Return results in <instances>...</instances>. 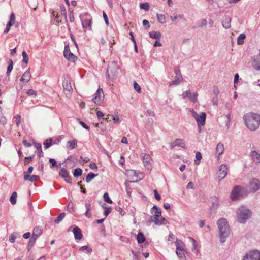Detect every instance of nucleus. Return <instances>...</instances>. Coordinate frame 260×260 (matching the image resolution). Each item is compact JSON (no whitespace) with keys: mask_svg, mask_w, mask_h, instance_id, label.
I'll return each mask as SVG.
<instances>
[{"mask_svg":"<svg viewBox=\"0 0 260 260\" xmlns=\"http://www.w3.org/2000/svg\"><path fill=\"white\" fill-rule=\"evenodd\" d=\"M175 245L176 246V251L181 250H185V245L184 243L180 240H177L175 242Z\"/></svg>","mask_w":260,"mask_h":260,"instance_id":"obj_26","label":"nucleus"},{"mask_svg":"<svg viewBox=\"0 0 260 260\" xmlns=\"http://www.w3.org/2000/svg\"><path fill=\"white\" fill-rule=\"evenodd\" d=\"M246 38V36L244 34H241L237 39V44L238 45H242L244 43V40Z\"/></svg>","mask_w":260,"mask_h":260,"instance_id":"obj_39","label":"nucleus"},{"mask_svg":"<svg viewBox=\"0 0 260 260\" xmlns=\"http://www.w3.org/2000/svg\"><path fill=\"white\" fill-rule=\"evenodd\" d=\"M85 250H86L89 253H91L92 251V249L88 246H83L80 248V251H84Z\"/></svg>","mask_w":260,"mask_h":260,"instance_id":"obj_52","label":"nucleus"},{"mask_svg":"<svg viewBox=\"0 0 260 260\" xmlns=\"http://www.w3.org/2000/svg\"><path fill=\"white\" fill-rule=\"evenodd\" d=\"M190 240L192 241V250H196L197 249V241L193 238H190Z\"/></svg>","mask_w":260,"mask_h":260,"instance_id":"obj_57","label":"nucleus"},{"mask_svg":"<svg viewBox=\"0 0 260 260\" xmlns=\"http://www.w3.org/2000/svg\"><path fill=\"white\" fill-rule=\"evenodd\" d=\"M24 176V179L25 180H28L29 181L31 182H32L34 181L38 180L39 179V176L38 175H29L28 174H26V172H24L23 173Z\"/></svg>","mask_w":260,"mask_h":260,"instance_id":"obj_22","label":"nucleus"},{"mask_svg":"<svg viewBox=\"0 0 260 260\" xmlns=\"http://www.w3.org/2000/svg\"><path fill=\"white\" fill-rule=\"evenodd\" d=\"M174 72L177 76H182L180 72V68L179 66H176L174 68Z\"/></svg>","mask_w":260,"mask_h":260,"instance_id":"obj_56","label":"nucleus"},{"mask_svg":"<svg viewBox=\"0 0 260 260\" xmlns=\"http://www.w3.org/2000/svg\"><path fill=\"white\" fill-rule=\"evenodd\" d=\"M207 25V21L205 19H201L198 22L197 26H193V28L196 29L198 27H203Z\"/></svg>","mask_w":260,"mask_h":260,"instance_id":"obj_30","label":"nucleus"},{"mask_svg":"<svg viewBox=\"0 0 260 260\" xmlns=\"http://www.w3.org/2000/svg\"><path fill=\"white\" fill-rule=\"evenodd\" d=\"M15 21V15L14 13H12L10 16V21L9 22H11V23H14Z\"/></svg>","mask_w":260,"mask_h":260,"instance_id":"obj_63","label":"nucleus"},{"mask_svg":"<svg viewBox=\"0 0 260 260\" xmlns=\"http://www.w3.org/2000/svg\"><path fill=\"white\" fill-rule=\"evenodd\" d=\"M77 157L76 156H70L68 157L67 158V160H72V162L74 164H76L77 162Z\"/></svg>","mask_w":260,"mask_h":260,"instance_id":"obj_58","label":"nucleus"},{"mask_svg":"<svg viewBox=\"0 0 260 260\" xmlns=\"http://www.w3.org/2000/svg\"><path fill=\"white\" fill-rule=\"evenodd\" d=\"M23 61L26 64L28 63V56L25 51L22 52Z\"/></svg>","mask_w":260,"mask_h":260,"instance_id":"obj_50","label":"nucleus"},{"mask_svg":"<svg viewBox=\"0 0 260 260\" xmlns=\"http://www.w3.org/2000/svg\"><path fill=\"white\" fill-rule=\"evenodd\" d=\"M137 240L138 243L139 244L142 243L145 241V237L142 233L139 232L137 236Z\"/></svg>","mask_w":260,"mask_h":260,"instance_id":"obj_35","label":"nucleus"},{"mask_svg":"<svg viewBox=\"0 0 260 260\" xmlns=\"http://www.w3.org/2000/svg\"><path fill=\"white\" fill-rule=\"evenodd\" d=\"M59 175L64 178V180L69 183H71L72 182V178L69 175V173L67 171V170L62 168L59 173Z\"/></svg>","mask_w":260,"mask_h":260,"instance_id":"obj_15","label":"nucleus"},{"mask_svg":"<svg viewBox=\"0 0 260 260\" xmlns=\"http://www.w3.org/2000/svg\"><path fill=\"white\" fill-rule=\"evenodd\" d=\"M151 158L150 156L148 154H144L143 156V161L144 165L145 167L147 168L148 170L151 169Z\"/></svg>","mask_w":260,"mask_h":260,"instance_id":"obj_16","label":"nucleus"},{"mask_svg":"<svg viewBox=\"0 0 260 260\" xmlns=\"http://www.w3.org/2000/svg\"><path fill=\"white\" fill-rule=\"evenodd\" d=\"M182 98L185 99L188 98L189 100L191 99V92L190 90H186L183 92L182 93Z\"/></svg>","mask_w":260,"mask_h":260,"instance_id":"obj_47","label":"nucleus"},{"mask_svg":"<svg viewBox=\"0 0 260 260\" xmlns=\"http://www.w3.org/2000/svg\"><path fill=\"white\" fill-rule=\"evenodd\" d=\"M140 8L141 9H144L146 11H148L149 10L150 5L148 3H143L140 5Z\"/></svg>","mask_w":260,"mask_h":260,"instance_id":"obj_43","label":"nucleus"},{"mask_svg":"<svg viewBox=\"0 0 260 260\" xmlns=\"http://www.w3.org/2000/svg\"><path fill=\"white\" fill-rule=\"evenodd\" d=\"M258 54L255 55L252 58V66L257 71H260V49Z\"/></svg>","mask_w":260,"mask_h":260,"instance_id":"obj_13","label":"nucleus"},{"mask_svg":"<svg viewBox=\"0 0 260 260\" xmlns=\"http://www.w3.org/2000/svg\"><path fill=\"white\" fill-rule=\"evenodd\" d=\"M86 212L85 213V215L86 217L88 218H90L91 217V213L90 212L91 210V204L89 203H86L85 204Z\"/></svg>","mask_w":260,"mask_h":260,"instance_id":"obj_28","label":"nucleus"},{"mask_svg":"<svg viewBox=\"0 0 260 260\" xmlns=\"http://www.w3.org/2000/svg\"><path fill=\"white\" fill-rule=\"evenodd\" d=\"M42 233V229L39 226L36 227L33 230L32 236L38 238Z\"/></svg>","mask_w":260,"mask_h":260,"instance_id":"obj_27","label":"nucleus"},{"mask_svg":"<svg viewBox=\"0 0 260 260\" xmlns=\"http://www.w3.org/2000/svg\"><path fill=\"white\" fill-rule=\"evenodd\" d=\"M37 239V238L31 236V237L29 240L28 244L27 245V249H28V251H29L32 248V247L34 246Z\"/></svg>","mask_w":260,"mask_h":260,"instance_id":"obj_34","label":"nucleus"},{"mask_svg":"<svg viewBox=\"0 0 260 260\" xmlns=\"http://www.w3.org/2000/svg\"><path fill=\"white\" fill-rule=\"evenodd\" d=\"M104 201L109 204H111L112 203V201L109 198V194L107 192H105L103 196Z\"/></svg>","mask_w":260,"mask_h":260,"instance_id":"obj_48","label":"nucleus"},{"mask_svg":"<svg viewBox=\"0 0 260 260\" xmlns=\"http://www.w3.org/2000/svg\"><path fill=\"white\" fill-rule=\"evenodd\" d=\"M104 97V94L102 89L99 88L96 93L95 94L94 97L92 99V101L97 105H100Z\"/></svg>","mask_w":260,"mask_h":260,"instance_id":"obj_12","label":"nucleus"},{"mask_svg":"<svg viewBox=\"0 0 260 260\" xmlns=\"http://www.w3.org/2000/svg\"><path fill=\"white\" fill-rule=\"evenodd\" d=\"M98 176V174H94L93 173L90 172L89 173L85 179L86 182L87 183H89L92 179H93L94 177Z\"/></svg>","mask_w":260,"mask_h":260,"instance_id":"obj_36","label":"nucleus"},{"mask_svg":"<svg viewBox=\"0 0 260 260\" xmlns=\"http://www.w3.org/2000/svg\"><path fill=\"white\" fill-rule=\"evenodd\" d=\"M63 55L64 57L71 62H75L77 59V57L70 51L69 45L65 46Z\"/></svg>","mask_w":260,"mask_h":260,"instance_id":"obj_11","label":"nucleus"},{"mask_svg":"<svg viewBox=\"0 0 260 260\" xmlns=\"http://www.w3.org/2000/svg\"><path fill=\"white\" fill-rule=\"evenodd\" d=\"M62 86L66 94H70L73 91V89L71 86L70 79L68 76L64 78L63 81Z\"/></svg>","mask_w":260,"mask_h":260,"instance_id":"obj_10","label":"nucleus"},{"mask_svg":"<svg viewBox=\"0 0 260 260\" xmlns=\"http://www.w3.org/2000/svg\"><path fill=\"white\" fill-rule=\"evenodd\" d=\"M49 162L51 164L52 167H58V165H57L56 161H55V160L54 159L50 158L49 159Z\"/></svg>","mask_w":260,"mask_h":260,"instance_id":"obj_64","label":"nucleus"},{"mask_svg":"<svg viewBox=\"0 0 260 260\" xmlns=\"http://www.w3.org/2000/svg\"><path fill=\"white\" fill-rule=\"evenodd\" d=\"M237 220L241 223H245L251 216V211L246 206L240 207L237 211Z\"/></svg>","mask_w":260,"mask_h":260,"instance_id":"obj_5","label":"nucleus"},{"mask_svg":"<svg viewBox=\"0 0 260 260\" xmlns=\"http://www.w3.org/2000/svg\"><path fill=\"white\" fill-rule=\"evenodd\" d=\"M217 223L220 234V242L223 243L230 234V226L227 220L224 218L218 219Z\"/></svg>","mask_w":260,"mask_h":260,"instance_id":"obj_2","label":"nucleus"},{"mask_svg":"<svg viewBox=\"0 0 260 260\" xmlns=\"http://www.w3.org/2000/svg\"><path fill=\"white\" fill-rule=\"evenodd\" d=\"M250 192L255 193L260 189V180L257 178L252 179L249 183Z\"/></svg>","mask_w":260,"mask_h":260,"instance_id":"obj_9","label":"nucleus"},{"mask_svg":"<svg viewBox=\"0 0 260 260\" xmlns=\"http://www.w3.org/2000/svg\"><path fill=\"white\" fill-rule=\"evenodd\" d=\"M151 212L152 214H154V215L151 216L150 221L154 222L157 225H160L164 223L166 219L161 215L160 208L154 205L152 208Z\"/></svg>","mask_w":260,"mask_h":260,"instance_id":"obj_3","label":"nucleus"},{"mask_svg":"<svg viewBox=\"0 0 260 260\" xmlns=\"http://www.w3.org/2000/svg\"><path fill=\"white\" fill-rule=\"evenodd\" d=\"M248 191L247 189L242 186H235L231 192L230 197L232 201L238 200L247 196Z\"/></svg>","mask_w":260,"mask_h":260,"instance_id":"obj_4","label":"nucleus"},{"mask_svg":"<svg viewBox=\"0 0 260 260\" xmlns=\"http://www.w3.org/2000/svg\"><path fill=\"white\" fill-rule=\"evenodd\" d=\"M134 88L138 93L141 92V87L136 81L134 82Z\"/></svg>","mask_w":260,"mask_h":260,"instance_id":"obj_53","label":"nucleus"},{"mask_svg":"<svg viewBox=\"0 0 260 260\" xmlns=\"http://www.w3.org/2000/svg\"><path fill=\"white\" fill-rule=\"evenodd\" d=\"M227 166L225 164H222L220 166L218 173V177L220 178L219 181L224 178L227 175Z\"/></svg>","mask_w":260,"mask_h":260,"instance_id":"obj_14","label":"nucleus"},{"mask_svg":"<svg viewBox=\"0 0 260 260\" xmlns=\"http://www.w3.org/2000/svg\"><path fill=\"white\" fill-rule=\"evenodd\" d=\"M176 254L180 260H186V256L185 255V249L179 251H176Z\"/></svg>","mask_w":260,"mask_h":260,"instance_id":"obj_32","label":"nucleus"},{"mask_svg":"<svg viewBox=\"0 0 260 260\" xmlns=\"http://www.w3.org/2000/svg\"><path fill=\"white\" fill-rule=\"evenodd\" d=\"M66 216V214L64 212H62L61 213L57 218L56 219L54 220V222L56 223V224H58Z\"/></svg>","mask_w":260,"mask_h":260,"instance_id":"obj_41","label":"nucleus"},{"mask_svg":"<svg viewBox=\"0 0 260 260\" xmlns=\"http://www.w3.org/2000/svg\"><path fill=\"white\" fill-rule=\"evenodd\" d=\"M243 260H260V251L258 250H253L246 254Z\"/></svg>","mask_w":260,"mask_h":260,"instance_id":"obj_8","label":"nucleus"},{"mask_svg":"<svg viewBox=\"0 0 260 260\" xmlns=\"http://www.w3.org/2000/svg\"><path fill=\"white\" fill-rule=\"evenodd\" d=\"M52 139L50 138L47 139L44 142V148L45 149H48L49 148L52 144Z\"/></svg>","mask_w":260,"mask_h":260,"instance_id":"obj_45","label":"nucleus"},{"mask_svg":"<svg viewBox=\"0 0 260 260\" xmlns=\"http://www.w3.org/2000/svg\"><path fill=\"white\" fill-rule=\"evenodd\" d=\"M202 158L201 153L198 151L196 153V159L194 160V164L196 165H199Z\"/></svg>","mask_w":260,"mask_h":260,"instance_id":"obj_40","label":"nucleus"},{"mask_svg":"<svg viewBox=\"0 0 260 260\" xmlns=\"http://www.w3.org/2000/svg\"><path fill=\"white\" fill-rule=\"evenodd\" d=\"M118 69V67L115 62H112L110 63L107 69V78L109 80L114 79L117 75Z\"/></svg>","mask_w":260,"mask_h":260,"instance_id":"obj_6","label":"nucleus"},{"mask_svg":"<svg viewBox=\"0 0 260 260\" xmlns=\"http://www.w3.org/2000/svg\"><path fill=\"white\" fill-rule=\"evenodd\" d=\"M157 18L158 21L161 24H164L166 22L165 16L163 14H157Z\"/></svg>","mask_w":260,"mask_h":260,"instance_id":"obj_46","label":"nucleus"},{"mask_svg":"<svg viewBox=\"0 0 260 260\" xmlns=\"http://www.w3.org/2000/svg\"><path fill=\"white\" fill-rule=\"evenodd\" d=\"M90 159L87 157H81L80 159L79 160L80 164H84L87 163L89 161Z\"/></svg>","mask_w":260,"mask_h":260,"instance_id":"obj_54","label":"nucleus"},{"mask_svg":"<svg viewBox=\"0 0 260 260\" xmlns=\"http://www.w3.org/2000/svg\"><path fill=\"white\" fill-rule=\"evenodd\" d=\"M231 18L225 16L223 17L222 21V26L225 29H229L231 27Z\"/></svg>","mask_w":260,"mask_h":260,"instance_id":"obj_19","label":"nucleus"},{"mask_svg":"<svg viewBox=\"0 0 260 260\" xmlns=\"http://www.w3.org/2000/svg\"><path fill=\"white\" fill-rule=\"evenodd\" d=\"M60 11L61 15L63 16L65 21L66 22H67V12L64 6L63 5H61L60 6Z\"/></svg>","mask_w":260,"mask_h":260,"instance_id":"obj_37","label":"nucleus"},{"mask_svg":"<svg viewBox=\"0 0 260 260\" xmlns=\"http://www.w3.org/2000/svg\"><path fill=\"white\" fill-rule=\"evenodd\" d=\"M35 146L38 151V156L39 157L43 156V152L42 150V146L40 143H36Z\"/></svg>","mask_w":260,"mask_h":260,"instance_id":"obj_38","label":"nucleus"},{"mask_svg":"<svg viewBox=\"0 0 260 260\" xmlns=\"http://www.w3.org/2000/svg\"><path fill=\"white\" fill-rule=\"evenodd\" d=\"M224 150V145L221 143H219L216 146V154L218 155V157L221 155Z\"/></svg>","mask_w":260,"mask_h":260,"instance_id":"obj_24","label":"nucleus"},{"mask_svg":"<svg viewBox=\"0 0 260 260\" xmlns=\"http://www.w3.org/2000/svg\"><path fill=\"white\" fill-rule=\"evenodd\" d=\"M149 36L152 38L159 40L161 34L159 31H151L149 32Z\"/></svg>","mask_w":260,"mask_h":260,"instance_id":"obj_29","label":"nucleus"},{"mask_svg":"<svg viewBox=\"0 0 260 260\" xmlns=\"http://www.w3.org/2000/svg\"><path fill=\"white\" fill-rule=\"evenodd\" d=\"M211 209L212 210H216L218 208L219 205V200L216 197H212L211 198Z\"/></svg>","mask_w":260,"mask_h":260,"instance_id":"obj_17","label":"nucleus"},{"mask_svg":"<svg viewBox=\"0 0 260 260\" xmlns=\"http://www.w3.org/2000/svg\"><path fill=\"white\" fill-rule=\"evenodd\" d=\"M91 23L92 20L91 18H87L83 20L82 22V25L84 29H86L88 27L90 30L91 29Z\"/></svg>","mask_w":260,"mask_h":260,"instance_id":"obj_25","label":"nucleus"},{"mask_svg":"<svg viewBox=\"0 0 260 260\" xmlns=\"http://www.w3.org/2000/svg\"><path fill=\"white\" fill-rule=\"evenodd\" d=\"M246 126L251 131H255L260 125V115L254 113H249L244 117Z\"/></svg>","mask_w":260,"mask_h":260,"instance_id":"obj_1","label":"nucleus"},{"mask_svg":"<svg viewBox=\"0 0 260 260\" xmlns=\"http://www.w3.org/2000/svg\"><path fill=\"white\" fill-rule=\"evenodd\" d=\"M31 78V74L30 72V69H28L26 70L24 73L22 75L20 81L24 82H28Z\"/></svg>","mask_w":260,"mask_h":260,"instance_id":"obj_20","label":"nucleus"},{"mask_svg":"<svg viewBox=\"0 0 260 260\" xmlns=\"http://www.w3.org/2000/svg\"><path fill=\"white\" fill-rule=\"evenodd\" d=\"M112 119L114 121V123L115 124H119L121 122L118 116L116 115H113L112 116Z\"/></svg>","mask_w":260,"mask_h":260,"instance_id":"obj_49","label":"nucleus"},{"mask_svg":"<svg viewBox=\"0 0 260 260\" xmlns=\"http://www.w3.org/2000/svg\"><path fill=\"white\" fill-rule=\"evenodd\" d=\"M250 155L252 160L256 164H260V154L255 150L252 151Z\"/></svg>","mask_w":260,"mask_h":260,"instance_id":"obj_18","label":"nucleus"},{"mask_svg":"<svg viewBox=\"0 0 260 260\" xmlns=\"http://www.w3.org/2000/svg\"><path fill=\"white\" fill-rule=\"evenodd\" d=\"M75 238L77 240H81L83 237L81 230L78 226H75L73 230Z\"/></svg>","mask_w":260,"mask_h":260,"instance_id":"obj_21","label":"nucleus"},{"mask_svg":"<svg viewBox=\"0 0 260 260\" xmlns=\"http://www.w3.org/2000/svg\"><path fill=\"white\" fill-rule=\"evenodd\" d=\"M197 96H198V93L194 92L193 93V95H191V99H190V100L192 101L193 103H196L197 101Z\"/></svg>","mask_w":260,"mask_h":260,"instance_id":"obj_55","label":"nucleus"},{"mask_svg":"<svg viewBox=\"0 0 260 260\" xmlns=\"http://www.w3.org/2000/svg\"><path fill=\"white\" fill-rule=\"evenodd\" d=\"M174 144L176 145V146H180L182 148H185V144L184 141L183 139H177L174 141Z\"/></svg>","mask_w":260,"mask_h":260,"instance_id":"obj_31","label":"nucleus"},{"mask_svg":"<svg viewBox=\"0 0 260 260\" xmlns=\"http://www.w3.org/2000/svg\"><path fill=\"white\" fill-rule=\"evenodd\" d=\"M186 188L187 189H194V184L192 182H189L186 185Z\"/></svg>","mask_w":260,"mask_h":260,"instance_id":"obj_61","label":"nucleus"},{"mask_svg":"<svg viewBox=\"0 0 260 260\" xmlns=\"http://www.w3.org/2000/svg\"><path fill=\"white\" fill-rule=\"evenodd\" d=\"M182 80H183V77L182 76H176V79L174 80H173L170 83V85H177L179 84Z\"/></svg>","mask_w":260,"mask_h":260,"instance_id":"obj_33","label":"nucleus"},{"mask_svg":"<svg viewBox=\"0 0 260 260\" xmlns=\"http://www.w3.org/2000/svg\"><path fill=\"white\" fill-rule=\"evenodd\" d=\"M192 116L195 118L199 126H204L205 124L206 115L205 112H202L200 115L198 114L193 109L191 110Z\"/></svg>","mask_w":260,"mask_h":260,"instance_id":"obj_7","label":"nucleus"},{"mask_svg":"<svg viewBox=\"0 0 260 260\" xmlns=\"http://www.w3.org/2000/svg\"><path fill=\"white\" fill-rule=\"evenodd\" d=\"M143 25L144 27H146V28L148 29L150 28V25L149 24V22L147 20H144L143 21Z\"/></svg>","mask_w":260,"mask_h":260,"instance_id":"obj_59","label":"nucleus"},{"mask_svg":"<svg viewBox=\"0 0 260 260\" xmlns=\"http://www.w3.org/2000/svg\"><path fill=\"white\" fill-rule=\"evenodd\" d=\"M82 174V170L81 169L79 168H77L75 169L74 172L73 173L74 176L75 177H78L81 176Z\"/></svg>","mask_w":260,"mask_h":260,"instance_id":"obj_44","label":"nucleus"},{"mask_svg":"<svg viewBox=\"0 0 260 260\" xmlns=\"http://www.w3.org/2000/svg\"><path fill=\"white\" fill-rule=\"evenodd\" d=\"M16 238V237L14 234H11L9 238V241L12 243H14Z\"/></svg>","mask_w":260,"mask_h":260,"instance_id":"obj_60","label":"nucleus"},{"mask_svg":"<svg viewBox=\"0 0 260 260\" xmlns=\"http://www.w3.org/2000/svg\"><path fill=\"white\" fill-rule=\"evenodd\" d=\"M154 197L157 200L159 201L161 199V196L158 193V191L156 190H154Z\"/></svg>","mask_w":260,"mask_h":260,"instance_id":"obj_62","label":"nucleus"},{"mask_svg":"<svg viewBox=\"0 0 260 260\" xmlns=\"http://www.w3.org/2000/svg\"><path fill=\"white\" fill-rule=\"evenodd\" d=\"M77 147V141L75 139L69 140L67 143V148L69 149H75Z\"/></svg>","mask_w":260,"mask_h":260,"instance_id":"obj_23","label":"nucleus"},{"mask_svg":"<svg viewBox=\"0 0 260 260\" xmlns=\"http://www.w3.org/2000/svg\"><path fill=\"white\" fill-rule=\"evenodd\" d=\"M14 24V23H11V22H8L7 25L6 29L4 30V33L7 34L9 32L10 30V29L11 27Z\"/></svg>","mask_w":260,"mask_h":260,"instance_id":"obj_51","label":"nucleus"},{"mask_svg":"<svg viewBox=\"0 0 260 260\" xmlns=\"http://www.w3.org/2000/svg\"><path fill=\"white\" fill-rule=\"evenodd\" d=\"M17 196V194L16 192H14L10 197V201L12 205H15L16 204Z\"/></svg>","mask_w":260,"mask_h":260,"instance_id":"obj_42","label":"nucleus"}]
</instances>
